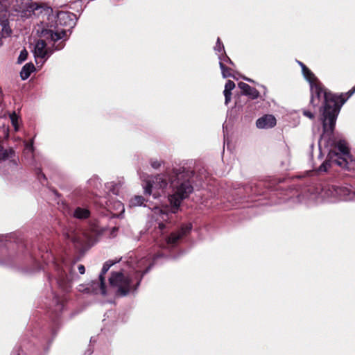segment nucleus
Here are the masks:
<instances>
[{
    "mask_svg": "<svg viewBox=\"0 0 355 355\" xmlns=\"http://www.w3.org/2000/svg\"><path fill=\"white\" fill-rule=\"evenodd\" d=\"M78 270L79 271V272L83 275L85 272V266L83 265H79L78 266Z\"/></svg>",
    "mask_w": 355,
    "mask_h": 355,
    "instance_id": "nucleus-30",
    "label": "nucleus"
},
{
    "mask_svg": "<svg viewBox=\"0 0 355 355\" xmlns=\"http://www.w3.org/2000/svg\"><path fill=\"white\" fill-rule=\"evenodd\" d=\"M64 47L62 42L60 43L58 46H55V50H60Z\"/></svg>",
    "mask_w": 355,
    "mask_h": 355,
    "instance_id": "nucleus-31",
    "label": "nucleus"
},
{
    "mask_svg": "<svg viewBox=\"0 0 355 355\" xmlns=\"http://www.w3.org/2000/svg\"><path fill=\"white\" fill-rule=\"evenodd\" d=\"M28 53L26 50H23L21 51L20 55L18 58V62L19 63H21L22 62L25 61L27 58Z\"/></svg>",
    "mask_w": 355,
    "mask_h": 355,
    "instance_id": "nucleus-23",
    "label": "nucleus"
},
{
    "mask_svg": "<svg viewBox=\"0 0 355 355\" xmlns=\"http://www.w3.org/2000/svg\"><path fill=\"white\" fill-rule=\"evenodd\" d=\"M243 94L249 96L252 99H256L259 96V92L254 87H252L247 83L241 82L238 84Z\"/></svg>",
    "mask_w": 355,
    "mask_h": 355,
    "instance_id": "nucleus-13",
    "label": "nucleus"
},
{
    "mask_svg": "<svg viewBox=\"0 0 355 355\" xmlns=\"http://www.w3.org/2000/svg\"><path fill=\"white\" fill-rule=\"evenodd\" d=\"M155 214H159L160 216H161V218L163 220H167L168 218V214L167 213H166L164 210H162V209L160 208H158V207H155Z\"/></svg>",
    "mask_w": 355,
    "mask_h": 355,
    "instance_id": "nucleus-22",
    "label": "nucleus"
},
{
    "mask_svg": "<svg viewBox=\"0 0 355 355\" xmlns=\"http://www.w3.org/2000/svg\"><path fill=\"white\" fill-rule=\"evenodd\" d=\"M244 80L248 81V82H252V80L250 78H244Z\"/></svg>",
    "mask_w": 355,
    "mask_h": 355,
    "instance_id": "nucleus-35",
    "label": "nucleus"
},
{
    "mask_svg": "<svg viewBox=\"0 0 355 355\" xmlns=\"http://www.w3.org/2000/svg\"><path fill=\"white\" fill-rule=\"evenodd\" d=\"M89 216L90 211L87 208L77 207L73 213V216L78 219H85Z\"/></svg>",
    "mask_w": 355,
    "mask_h": 355,
    "instance_id": "nucleus-15",
    "label": "nucleus"
},
{
    "mask_svg": "<svg viewBox=\"0 0 355 355\" xmlns=\"http://www.w3.org/2000/svg\"><path fill=\"white\" fill-rule=\"evenodd\" d=\"M110 190H111V191L114 194L118 195V193H119V188H118V185L117 184H115L114 186H113V188L111 189Z\"/></svg>",
    "mask_w": 355,
    "mask_h": 355,
    "instance_id": "nucleus-29",
    "label": "nucleus"
},
{
    "mask_svg": "<svg viewBox=\"0 0 355 355\" xmlns=\"http://www.w3.org/2000/svg\"><path fill=\"white\" fill-rule=\"evenodd\" d=\"M26 8L28 12H33L34 15L38 17L42 15L43 19L46 17L49 20L50 17L53 18L51 15L53 12L52 8L46 6L40 5L35 2H30L27 3Z\"/></svg>",
    "mask_w": 355,
    "mask_h": 355,
    "instance_id": "nucleus-7",
    "label": "nucleus"
},
{
    "mask_svg": "<svg viewBox=\"0 0 355 355\" xmlns=\"http://www.w3.org/2000/svg\"><path fill=\"white\" fill-rule=\"evenodd\" d=\"M299 64L302 67L304 76L311 84V104L315 107L321 100L324 103L322 109L323 131L324 135L330 136L334 130L340 107L345 103L347 98L355 92V87L348 92L347 98H345L343 94L336 96L324 89L317 83V78L314 74L302 62H299Z\"/></svg>",
    "mask_w": 355,
    "mask_h": 355,
    "instance_id": "nucleus-2",
    "label": "nucleus"
},
{
    "mask_svg": "<svg viewBox=\"0 0 355 355\" xmlns=\"http://www.w3.org/2000/svg\"><path fill=\"white\" fill-rule=\"evenodd\" d=\"M336 164L343 168L348 169H355V160L351 155L343 156L336 150H331L328 154V159L326 160L318 168L320 171L325 172L332 164Z\"/></svg>",
    "mask_w": 355,
    "mask_h": 355,
    "instance_id": "nucleus-4",
    "label": "nucleus"
},
{
    "mask_svg": "<svg viewBox=\"0 0 355 355\" xmlns=\"http://www.w3.org/2000/svg\"><path fill=\"white\" fill-rule=\"evenodd\" d=\"M3 30H5L7 34H9L11 32L10 30H8L6 26L3 27Z\"/></svg>",
    "mask_w": 355,
    "mask_h": 355,
    "instance_id": "nucleus-33",
    "label": "nucleus"
},
{
    "mask_svg": "<svg viewBox=\"0 0 355 355\" xmlns=\"http://www.w3.org/2000/svg\"><path fill=\"white\" fill-rule=\"evenodd\" d=\"M336 148L339 150V154L343 156L350 155L349 148L347 146V143L345 141H339L336 144Z\"/></svg>",
    "mask_w": 355,
    "mask_h": 355,
    "instance_id": "nucleus-18",
    "label": "nucleus"
},
{
    "mask_svg": "<svg viewBox=\"0 0 355 355\" xmlns=\"http://www.w3.org/2000/svg\"><path fill=\"white\" fill-rule=\"evenodd\" d=\"M303 114H304V116L309 117V119H313L314 118L313 114L311 113L310 111L304 110L303 111Z\"/></svg>",
    "mask_w": 355,
    "mask_h": 355,
    "instance_id": "nucleus-27",
    "label": "nucleus"
},
{
    "mask_svg": "<svg viewBox=\"0 0 355 355\" xmlns=\"http://www.w3.org/2000/svg\"><path fill=\"white\" fill-rule=\"evenodd\" d=\"M1 39H2V33L0 32V46L2 45Z\"/></svg>",
    "mask_w": 355,
    "mask_h": 355,
    "instance_id": "nucleus-34",
    "label": "nucleus"
},
{
    "mask_svg": "<svg viewBox=\"0 0 355 355\" xmlns=\"http://www.w3.org/2000/svg\"><path fill=\"white\" fill-rule=\"evenodd\" d=\"M58 21L59 24L64 26H72L75 24L73 18L75 15L67 12H60L58 13Z\"/></svg>",
    "mask_w": 355,
    "mask_h": 355,
    "instance_id": "nucleus-12",
    "label": "nucleus"
},
{
    "mask_svg": "<svg viewBox=\"0 0 355 355\" xmlns=\"http://www.w3.org/2000/svg\"><path fill=\"white\" fill-rule=\"evenodd\" d=\"M219 59L220 60V61H223V63L225 62L230 63L232 65L234 64V62L227 56H225L223 60H222V58L219 56Z\"/></svg>",
    "mask_w": 355,
    "mask_h": 355,
    "instance_id": "nucleus-26",
    "label": "nucleus"
},
{
    "mask_svg": "<svg viewBox=\"0 0 355 355\" xmlns=\"http://www.w3.org/2000/svg\"><path fill=\"white\" fill-rule=\"evenodd\" d=\"M276 125V119L271 114H266L257 119L256 125L258 128H270Z\"/></svg>",
    "mask_w": 355,
    "mask_h": 355,
    "instance_id": "nucleus-11",
    "label": "nucleus"
},
{
    "mask_svg": "<svg viewBox=\"0 0 355 355\" xmlns=\"http://www.w3.org/2000/svg\"><path fill=\"white\" fill-rule=\"evenodd\" d=\"M109 186H110V187H113V186H114V185L112 184V183H110V184H108V185H107V187H109Z\"/></svg>",
    "mask_w": 355,
    "mask_h": 355,
    "instance_id": "nucleus-37",
    "label": "nucleus"
},
{
    "mask_svg": "<svg viewBox=\"0 0 355 355\" xmlns=\"http://www.w3.org/2000/svg\"><path fill=\"white\" fill-rule=\"evenodd\" d=\"M150 165L153 168L157 169L161 166V164L158 160H152L150 162Z\"/></svg>",
    "mask_w": 355,
    "mask_h": 355,
    "instance_id": "nucleus-25",
    "label": "nucleus"
},
{
    "mask_svg": "<svg viewBox=\"0 0 355 355\" xmlns=\"http://www.w3.org/2000/svg\"><path fill=\"white\" fill-rule=\"evenodd\" d=\"M159 228L160 230H162L163 229L165 228V225L164 223H160L159 224Z\"/></svg>",
    "mask_w": 355,
    "mask_h": 355,
    "instance_id": "nucleus-32",
    "label": "nucleus"
},
{
    "mask_svg": "<svg viewBox=\"0 0 355 355\" xmlns=\"http://www.w3.org/2000/svg\"><path fill=\"white\" fill-rule=\"evenodd\" d=\"M220 68L222 71V76L223 78H228V77H234L233 74L232 73V69L230 68H228L225 67V64L223 61H220L219 62Z\"/></svg>",
    "mask_w": 355,
    "mask_h": 355,
    "instance_id": "nucleus-19",
    "label": "nucleus"
},
{
    "mask_svg": "<svg viewBox=\"0 0 355 355\" xmlns=\"http://www.w3.org/2000/svg\"><path fill=\"white\" fill-rule=\"evenodd\" d=\"M215 51L220 52L222 50L224 49V46L221 43L220 38H218L216 45L214 47Z\"/></svg>",
    "mask_w": 355,
    "mask_h": 355,
    "instance_id": "nucleus-24",
    "label": "nucleus"
},
{
    "mask_svg": "<svg viewBox=\"0 0 355 355\" xmlns=\"http://www.w3.org/2000/svg\"><path fill=\"white\" fill-rule=\"evenodd\" d=\"M35 70V66L32 63L26 64L20 73L21 78L23 80H26L31 75V73Z\"/></svg>",
    "mask_w": 355,
    "mask_h": 355,
    "instance_id": "nucleus-16",
    "label": "nucleus"
},
{
    "mask_svg": "<svg viewBox=\"0 0 355 355\" xmlns=\"http://www.w3.org/2000/svg\"><path fill=\"white\" fill-rule=\"evenodd\" d=\"M67 237L70 239L73 243L82 245L85 242V240L78 232H71L67 234Z\"/></svg>",
    "mask_w": 355,
    "mask_h": 355,
    "instance_id": "nucleus-17",
    "label": "nucleus"
},
{
    "mask_svg": "<svg viewBox=\"0 0 355 355\" xmlns=\"http://www.w3.org/2000/svg\"><path fill=\"white\" fill-rule=\"evenodd\" d=\"M79 291H83V286H82V285H80Z\"/></svg>",
    "mask_w": 355,
    "mask_h": 355,
    "instance_id": "nucleus-38",
    "label": "nucleus"
},
{
    "mask_svg": "<svg viewBox=\"0 0 355 355\" xmlns=\"http://www.w3.org/2000/svg\"><path fill=\"white\" fill-rule=\"evenodd\" d=\"M144 202V197L141 196H135L131 200H130V206H141L143 205Z\"/></svg>",
    "mask_w": 355,
    "mask_h": 355,
    "instance_id": "nucleus-20",
    "label": "nucleus"
},
{
    "mask_svg": "<svg viewBox=\"0 0 355 355\" xmlns=\"http://www.w3.org/2000/svg\"><path fill=\"white\" fill-rule=\"evenodd\" d=\"M149 259L144 257L132 266V271H118L112 272L109 279L110 286L116 295L124 297L137 290L142 277L150 268Z\"/></svg>",
    "mask_w": 355,
    "mask_h": 355,
    "instance_id": "nucleus-3",
    "label": "nucleus"
},
{
    "mask_svg": "<svg viewBox=\"0 0 355 355\" xmlns=\"http://www.w3.org/2000/svg\"><path fill=\"white\" fill-rule=\"evenodd\" d=\"M67 269L69 271V275L65 270L58 271L57 282L64 290H67L69 284L74 279L75 276V270L72 267H67Z\"/></svg>",
    "mask_w": 355,
    "mask_h": 355,
    "instance_id": "nucleus-8",
    "label": "nucleus"
},
{
    "mask_svg": "<svg viewBox=\"0 0 355 355\" xmlns=\"http://www.w3.org/2000/svg\"><path fill=\"white\" fill-rule=\"evenodd\" d=\"M53 50L46 47V44L43 40H38L35 46L34 55L36 58L46 60L52 53Z\"/></svg>",
    "mask_w": 355,
    "mask_h": 355,
    "instance_id": "nucleus-10",
    "label": "nucleus"
},
{
    "mask_svg": "<svg viewBox=\"0 0 355 355\" xmlns=\"http://www.w3.org/2000/svg\"><path fill=\"white\" fill-rule=\"evenodd\" d=\"M234 88L235 83L232 80H227L225 85V89L223 91L225 105H227L231 101L232 90H233Z\"/></svg>",
    "mask_w": 355,
    "mask_h": 355,
    "instance_id": "nucleus-14",
    "label": "nucleus"
},
{
    "mask_svg": "<svg viewBox=\"0 0 355 355\" xmlns=\"http://www.w3.org/2000/svg\"><path fill=\"white\" fill-rule=\"evenodd\" d=\"M10 118L11 120L12 125L14 127V129L15 131H17L19 130V125H18V117L15 113H12L10 115Z\"/></svg>",
    "mask_w": 355,
    "mask_h": 355,
    "instance_id": "nucleus-21",
    "label": "nucleus"
},
{
    "mask_svg": "<svg viewBox=\"0 0 355 355\" xmlns=\"http://www.w3.org/2000/svg\"><path fill=\"white\" fill-rule=\"evenodd\" d=\"M33 143H26V150H27L28 152H32L33 151Z\"/></svg>",
    "mask_w": 355,
    "mask_h": 355,
    "instance_id": "nucleus-28",
    "label": "nucleus"
},
{
    "mask_svg": "<svg viewBox=\"0 0 355 355\" xmlns=\"http://www.w3.org/2000/svg\"><path fill=\"white\" fill-rule=\"evenodd\" d=\"M41 177H42L44 180H45V179H46V177H45V175H44V174H41Z\"/></svg>",
    "mask_w": 355,
    "mask_h": 355,
    "instance_id": "nucleus-36",
    "label": "nucleus"
},
{
    "mask_svg": "<svg viewBox=\"0 0 355 355\" xmlns=\"http://www.w3.org/2000/svg\"><path fill=\"white\" fill-rule=\"evenodd\" d=\"M37 26L36 31L40 37H44L46 40H51L53 42L62 39L66 35L65 31L54 32L52 29H49V26L44 24V21H41L40 24H38Z\"/></svg>",
    "mask_w": 355,
    "mask_h": 355,
    "instance_id": "nucleus-5",
    "label": "nucleus"
},
{
    "mask_svg": "<svg viewBox=\"0 0 355 355\" xmlns=\"http://www.w3.org/2000/svg\"><path fill=\"white\" fill-rule=\"evenodd\" d=\"M192 173L184 169H173L146 180L144 193L157 198L167 192L172 211L175 213L182 201L193 191L190 182Z\"/></svg>",
    "mask_w": 355,
    "mask_h": 355,
    "instance_id": "nucleus-1",
    "label": "nucleus"
},
{
    "mask_svg": "<svg viewBox=\"0 0 355 355\" xmlns=\"http://www.w3.org/2000/svg\"><path fill=\"white\" fill-rule=\"evenodd\" d=\"M191 228L192 225L191 224L182 226L180 230L176 232L171 233L169 236L166 238V244L168 245H175L182 236L190 232Z\"/></svg>",
    "mask_w": 355,
    "mask_h": 355,
    "instance_id": "nucleus-9",
    "label": "nucleus"
},
{
    "mask_svg": "<svg viewBox=\"0 0 355 355\" xmlns=\"http://www.w3.org/2000/svg\"><path fill=\"white\" fill-rule=\"evenodd\" d=\"M114 264L113 262L108 261L103 264L101 274L99 275V279L96 282H93L92 285V292L97 294L101 293L105 295L107 292L105 287V274L109 270L110 267Z\"/></svg>",
    "mask_w": 355,
    "mask_h": 355,
    "instance_id": "nucleus-6",
    "label": "nucleus"
}]
</instances>
